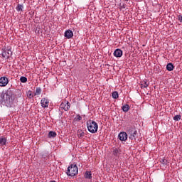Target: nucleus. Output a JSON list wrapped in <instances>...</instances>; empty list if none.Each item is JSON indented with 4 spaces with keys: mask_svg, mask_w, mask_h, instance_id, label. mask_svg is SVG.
<instances>
[{
    "mask_svg": "<svg viewBox=\"0 0 182 182\" xmlns=\"http://www.w3.org/2000/svg\"><path fill=\"white\" fill-rule=\"evenodd\" d=\"M12 97V91L7 90L0 93V105H9Z\"/></svg>",
    "mask_w": 182,
    "mask_h": 182,
    "instance_id": "1",
    "label": "nucleus"
},
{
    "mask_svg": "<svg viewBox=\"0 0 182 182\" xmlns=\"http://www.w3.org/2000/svg\"><path fill=\"white\" fill-rule=\"evenodd\" d=\"M86 124H87V130L88 132H90V133H92V134L97 133L99 125L96 122L89 119L88 121H87Z\"/></svg>",
    "mask_w": 182,
    "mask_h": 182,
    "instance_id": "2",
    "label": "nucleus"
},
{
    "mask_svg": "<svg viewBox=\"0 0 182 182\" xmlns=\"http://www.w3.org/2000/svg\"><path fill=\"white\" fill-rule=\"evenodd\" d=\"M79 172V169L77 168V166L76 164L73 165L71 164L70 166H68L67 170V175L70 176V177H73L77 174Z\"/></svg>",
    "mask_w": 182,
    "mask_h": 182,
    "instance_id": "3",
    "label": "nucleus"
},
{
    "mask_svg": "<svg viewBox=\"0 0 182 182\" xmlns=\"http://www.w3.org/2000/svg\"><path fill=\"white\" fill-rule=\"evenodd\" d=\"M128 134H129V139L130 140H136V134H137V131L133 128H130L128 130Z\"/></svg>",
    "mask_w": 182,
    "mask_h": 182,
    "instance_id": "4",
    "label": "nucleus"
},
{
    "mask_svg": "<svg viewBox=\"0 0 182 182\" xmlns=\"http://www.w3.org/2000/svg\"><path fill=\"white\" fill-rule=\"evenodd\" d=\"M60 109H63V110L68 112V110L70 109V103L68 101H64L60 104Z\"/></svg>",
    "mask_w": 182,
    "mask_h": 182,
    "instance_id": "5",
    "label": "nucleus"
},
{
    "mask_svg": "<svg viewBox=\"0 0 182 182\" xmlns=\"http://www.w3.org/2000/svg\"><path fill=\"white\" fill-rule=\"evenodd\" d=\"M1 55L5 59H9V58H11L12 56V51L9 49L5 50L2 52Z\"/></svg>",
    "mask_w": 182,
    "mask_h": 182,
    "instance_id": "6",
    "label": "nucleus"
},
{
    "mask_svg": "<svg viewBox=\"0 0 182 182\" xmlns=\"http://www.w3.org/2000/svg\"><path fill=\"white\" fill-rule=\"evenodd\" d=\"M118 138L121 141H126L127 140V133L122 132L119 134Z\"/></svg>",
    "mask_w": 182,
    "mask_h": 182,
    "instance_id": "7",
    "label": "nucleus"
},
{
    "mask_svg": "<svg viewBox=\"0 0 182 182\" xmlns=\"http://www.w3.org/2000/svg\"><path fill=\"white\" fill-rule=\"evenodd\" d=\"M9 83V80H8V77H1L0 78V86L4 87L6 86Z\"/></svg>",
    "mask_w": 182,
    "mask_h": 182,
    "instance_id": "8",
    "label": "nucleus"
},
{
    "mask_svg": "<svg viewBox=\"0 0 182 182\" xmlns=\"http://www.w3.org/2000/svg\"><path fill=\"white\" fill-rule=\"evenodd\" d=\"M41 105L42 107H48L49 106V100L46 98H42L41 100Z\"/></svg>",
    "mask_w": 182,
    "mask_h": 182,
    "instance_id": "9",
    "label": "nucleus"
},
{
    "mask_svg": "<svg viewBox=\"0 0 182 182\" xmlns=\"http://www.w3.org/2000/svg\"><path fill=\"white\" fill-rule=\"evenodd\" d=\"M114 56L115 58H122L123 56V51L120 49H116L114 52Z\"/></svg>",
    "mask_w": 182,
    "mask_h": 182,
    "instance_id": "10",
    "label": "nucleus"
},
{
    "mask_svg": "<svg viewBox=\"0 0 182 182\" xmlns=\"http://www.w3.org/2000/svg\"><path fill=\"white\" fill-rule=\"evenodd\" d=\"M64 36L67 38V39H70V38H73V32L71 30H67L65 32Z\"/></svg>",
    "mask_w": 182,
    "mask_h": 182,
    "instance_id": "11",
    "label": "nucleus"
},
{
    "mask_svg": "<svg viewBox=\"0 0 182 182\" xmlns=\"http://www.w3.org/2000/svg\"><path fill=\"white\" fill-rule=\"evenodd\" d=\"M6 141H8V139H6V137H4V136L0 137L1 146H5V144H6Z\"/></svg>",
    "mask_w": 182,
    "mask_h": 182,
    "instance_id": "12",
    "label": "nucleus"
},
{
    "mask_svg": "<svg viewBox=\"0 0 182 182\" xmlns=\"http://www.w3.org/2000/svg\"><path fill=\"white\" fill-rule=\"evenodd\" d=\"M174 69V65H173V63H169L166 65V70H168V72H171V70H173Z\"/></svg>",
    "mask_w": 182,
    "mask_h": 182,
    "instance_id": "13",
    "label": "nucleus"
},
{
    "mask_svg": "<svg viewBox=\"0 0 182 182\" xmlns=\"http://www.w3.org/2000/svg\"><path fill=\"white\" fill-rule=\"evenodd\" d=\"M41 93H42V88L41 87H36L35 93H34V96H39V95H41Z\"/></svg>",
    "mask_w": 182,
    "mask_h": 182,
    "instance_id": "14",
    "label": "nucleus"
},
{
    "mask_svg": "<svg viewBox=\"0 0 182 182\" xmlns=\"http://www.w3.org/2000/svg\"><path fill=\"white\" fill-rule=\"evenodd\" d=\"M77 134L79 139H80L82 137H85V132L83 131H82V129H78Z\"/></svg>",
    "mask_w": 182,
    "mask_h": 182,
    "instance_id": "15",
    "label": "nucleus"
},
{
    "mask_svg": "<svg viewBox=\"0 0 182 182\" xmlns=\"http://www.w3.org/2000/svg\"><path fill=\"white\" fill-rule=\"evenodd\" d=\"M85 178L89 179L92 178V173L88 171H85Z\"/></svg>",
    "mask_w": 182,
    "mask_h": 182,
    "instance_id": "16",
    "label": "nucleus"
},
{
    "mask_svg": "<svg viewBox=\"0 0 182 182\" xmlns=\"http://www.w3.org/2000/svg\"><path fill=\"white\" fill-rule=\"evenodd\" d=\"M16 11H18V12H22V11H23V5L22 4H18V6L16 8Z\"/></svg>",
    "mask_w": 182,
    "mask_h": 182,
    "instance_id": "17",
    "label": "nucleus"
},
{
    "mask_svg": "<svg viewBox=\"0 0 182 182\" xmlns=\"http://www.w3.org/2000/svg\"><path fill=\"white\" fill-rule=\"evenodd\" d=\"M122 109L123 112H126L128 110H130V106H129V105L127 104V105L122 106Z\"/></svg>",
    "mask_w": 182,
    "mask_h": 182,
    "instance_id": "18",
    "label": "nucleus"
},
{
    "mask_svg": "<svg viewBox=\"0 0 182 182\" xmlns=\"http://www.w3.org/2000/svg\"><path fill=\"white\" fill-rule=\"evenodd\" d=\"M112 97L113 99H118L119 98V92H117V91L113 92L112 94Z\"/></svg>",
    "mask_w": 182,
    "mask_h": 182,
    "instance_id": "19",
    "label": "nucleus"
},
{
    "mask_svg": "<svg viewBox=\"0 0 182 182\" xmlns=\"http://www.w3.org/2000/svg\"><path fill=\"white\" fill-rule=\"evenodd\" d=\"M56 136V132H53V131H50L49 133H48V137L49 139L52 138V137H55Z\"/></svg>",
    "mask_w": 182,
    "mask_h": 182,
    "instance_id": "20",
    "label": "nucleus"
},
{
    "mask_svg": "<svg viewBox=\"0 0 182 182\" xmlns=\"http://www.w3.org/2000/svg\"><path fill=\"white\" fill-rule=\"evenodd\" d=\"M113 154H114V156H119L120 154V150H119L117 149H114L113 150Z\"/></svg>",
    "mask_w": 182,
    "mask_h": 182,
    "instance_id": "21",
    "label": "nucleus"
},
{
    "mask_svg": "<svg viewBox=\"0 0 182 182\" xmlns=\"http://www.w3.org/2000/svg\"><path fill=\"white\" fill-rule=\"evenodd\" d=\"M20 81L21 82V83H26V82H28V78H26V77H21L20 78Z\"/></svg>",
    "mask_w": 182,
    "mask_h": 182,
    "instance_id": "22",
    "label": "nucleus"
},
{
    "mask_svg": "<svg viewBox=\"0 0 182 182\" xmlns=\"http://www.w3.org/2000/svg\"><path fill=\"white\" fill-rule=\"evenodd\" d=\"M173 120H175V122H179V120H181V115H176L173 117Z\"/></svg>",
    "mask_w": 182,
    "mask_h": 182,
    "instance_id": "23",
    "label": "nucleus"
},
{
    "mask_svg": "<svg viewBox=\"0 0 182 182\" xmlns=\"http://www.w3.org/2000/svg\"><path fill=\"white\" fill-rule=\"evenodd\" d=\"M33 95L32 94V91H28L27 92V97H29V99H32L33 97Z\"/></svg>",
    "mask_w": 182,
    "mask_h": 182,
    "instance_id": "24",
    "label": "nucleus"
},
{
    "mask_svg": "<svg viewBox=\"0 0 182 182\" xmlns=\"http://www.w3.org/2000/svg\"><path fill=\"white\" fill-rule=\"evenodd\" d=\"M77 122H80V120H82V117L80 115H77L75 117Z\"/></svg>",
    "mask_w": 182,
    "mask_h": 182,
    "instance_id": "25",
    "label": "nucleus"
},
{
    "mask_svg": "<svg viewBox=\"0 0 182 182\" xmlns=\"http://www.w3.org/2000/svg\"><path fill=\"white\" fill-rule=\"evenodd\" d=\"M178 21H179V22H181L182 23V16L181 15L178 16Z\"/></svg>",
    "mask_w": 182,
    "mask_h": 182,
    "instance_id": "26",
    "label": "nucleus"
},
{
    "mask_svg": "<svg viewBox=\"0 0 182 182\" xmlns=\"http://www.w3.org/2000/svg\"><path fill=\"white\" fill-rule=\"evenodd\" d=\"M161 163H163V164H167V160L166 159H162Z\"/></svg>",
    "mask_w": 182,
    "mask_h": 182,
    "instance_id": "27",
    "label": "nucleus"
},
{
    "mask_svg": "<svg viewBox=\"0 0 182 182\" xmlns=\"http://www.w3.org/2000/svg\"><path fill=\"white\" fill-rule=\"evenodd\" d=\"M149 85H147V84H145L144 85V87H147Z\"/></svg>",
    "mask_w": 182,
    "mask_h": 182,
    "instance_id": "28",
    "label": "nucleus"
},
{
    "mask_svg": "<svg viewBox=\"0 0 182 182\" xmlns=\"http://www.w3.org/2000/svg\"><path fill=\"white\" fill-rule=\"evenodd\" d=\"M124 1H129V0H124Z\"/></svg>",
    "mask_w": 182,
    "mask_h": 182,
    "instance_id": "29",
    "label": "nucleus"
}]
</instances>
